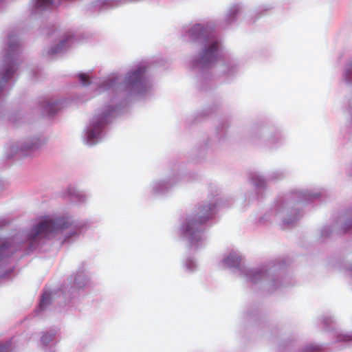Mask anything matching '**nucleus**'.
<instances>
[{
    "mask_svg": "<svg viewBox=\"0 0 352 352\" xmlns=\"http://www.w3.org/2000/svg\"><path fill=\"white\" fill-rule=\"evenodd\" d=\"M320 347L316 344H309L306 346L302 352H320Z\"/></svg>",
    "mask_w": 352,
    "mask_h": 352,
    "instance_id": "5701e85b",
    "label": "nucleus"
},
{
    "mask_svg": "<svg viewBox=\"0 0 352 352\" xmlns=\"http://www.w3.org/2000/svg\"><path fill=\"white\" fill-rule=\"evenodd\" d=\"M226 201L217 197L199 204L194 213L187 214L183 219L180 233L182 237L192 248L203 244L204 223L212 218L217 206H226Z\"/></svg>",
    "mask_w": 352,
    "mask_h": 352,
    "instance_id": "39448f33",
    "label": "nucleus"
},
{
    "mask_svg": "<svg viewBox=\"0 0 352 352\" xmlns=\"http://www.w3.org/2000/svg\"><path fill=\"white\" fill-rule=\"evenodd\" d=\"M262 9H263V10H269V9H270V8H269V7H265V8H262Z\"/></svg>",
    "mask_w": 352,
    "mask_h": 352,
    "instance_id": "c756f323",
    "label": "nucleus"
},
{
    "mask_svg": "<svg viewBox=\"0 0 352 352\" xmlns=\"http://www.w3.org/2000/svg\"><path fill=\"white\" fill-rule=\"evenodd\" d=\"M285 173L281 170H275L270 172L267 175L269 181H276L283 179L285 177Z\"/></svg>",
    "mask_w": 352,
    "mask_h": 352,
    "instance_id": "412c9836",
    "label": "nucleus"
},
{
    "mask_svg": "<svg viewBox=\"0 0 352 352\" xmlns=\"http://www.w3.org/2000/svg\"><path fill=\"white\" fill-rule=\"evenodd\" d=\"M175 184L173 179L156 180L151 183V192L154 195H163L168 192L171 187Z\"/></svg>",
    "mask_w": 352,
    "mask_h": 352,
    "instance_id": "9d476101",
    "label": "nucleus"
},
{
    "mask_svg": "<svg viewBox=\"0 0 352 352\" xmlns=\"http://www.w3.org/2000/svg\"><path fill=\"white\" fill-rule=\"evenodd\" d=\"M52 300V293L49 292H45L41 297L40 303H39V309L43 310L50 303Z\"/></svg>",
    "mask_w": 352,
    "mask_h": 352,
    "instance_id": "6ab92c4d",
    "label": "nucleus"
},
{
    "mask_svg": "<svg viewBox=\"0 0 352 352\" xmlns=\"http://www.w3.org/2000/svg\"><path fill=\"white\" fill-rule=\"evenodd\" d=\"M265 133H266V130H265V129H262V130L260 131V133H261V135H264V134H265Z\"/></svg>",
    "mask_w": 352,
    "mask_h": 352,
    "instance_id": "c85d7f7f",
    "label": "nucleus"
},
{
    "mask_svg": "<svg viewBox=\"0 0 352 352\" xmlns=\"http://www.w3.org/2000/svg\"><path fill=\"white\" fill-rule=\"evenodd\" d=\"M144 65L132 67L123 81L118 74H112L103 80L90 79L85 74L78 76L83 86L90 85V89L96 96L107 91L109 101L99 109L85 129L83 141L89 146L100 142L106 134V128L119 108L126 103L131 96H142L152 88V82L146 76Z\"/></svg>",
    "mask_w": 352,
    "mask_h": 352,
    "instance_id": "f257e3e1",
    "label": "nucleus"
},
{
    "mask_svg": "<svg viewBox=\"0 0 352 352\" xmlns=\"http://www.w3.org/2000/svg\"><path fill=\"white\" fill-rule=\"evenodd\" d=\"M83 226L81 222L69 216L43 219L13 239H0V262L18 250L33 251L57 235L60 236L63 242H70L77 238Z\"/></svg>",
    "mask_w": 352,
    "mask_h": 352,
    "instance_id": "f03ea898",
    "label": "nucleus"
},
{
    "mask_svg": "<svg viewBox=\"0 0 352 352\" xmlns=\"http://www.w3.org/2000/svg\"><path fill=\"white\" fill-rule=\"evenodd\" d=\"M342 80L348 85H352V60L346 65L344 69Z\"/></svg>",
    "mask_w": 352,
    "mask_h": 352,
    "instance_id": "dca6fc26",
    "label": "nucleus"
},
{
    "mask_svg": "<svg viewBox=\"0 0 352 352\" xmlns=\"http://www.w3.org/2000/svg\"><path fill=\"white\" fill-rule=\"evenodd\" d=\"M322 322L324 326L329 327L331 324L333 323V320L330 316H324L322 319Z\"/></svg>",
    "mask_w": 352,
    "mask_h": 352,
    "instance_id": "a878e982",
    "label": "nucleus"
},
{
    "mask_svg": "<svg viewBox=\"0 0 352 352\" xmlns=\"http://www.w3.org/2000/svg\"><path fill=\"white\" fill-rule=\"evenodd\" d=\"M346 272L349 276L352 277V264L347 267Z\"/></svg>",
    "mask_w": 352,
    "mask_h": 352,
    "instance_id": "bb28decb",
    "label": "nucleus"
},
{
    "mask_svg": "<svg viewBox=\"0 0 352 352\" xmlns=\"http://www.w3.org/2000/svg\"><path fill=\"white\" fill-rule=\"evenodd\" d=\"M333 228H331L330 226H324L321 230L322 236L327 237L333 230L341 233L352 228V216L349 214L340 216L333 225Z\"/></svg>",
    "mask_w": 352,
    "mask_h": 352,
    "instance_id": "0eeeda50",
    "label": "nucleus"
},
{
    "mask_svg": "<svg viewBox=\"0 0 352 352\" xmlns=\"http://www.w3.org/2000/svg\"><path fill=\"white\" fill-rule=\"evenodd\" d=\"M0 352H13L10 343H0Z\"/></svg>",
    "mask_w": 352,
    "mask_h": 352,
    "instance_id": "393cba45",
    "label": "nucleus"
},
{
    "mask_svg": "<svg viewBox=\"0 0 352 352\" xmlns=\"http://www.w3.org/2000/svg\"><path fill=\"white\" fill-rule=\"evenodd\" d=\"M320 193H311L308 190L298 191L292 196L277 201L267 214L269 220H281L283 225L292 226L300 217V212L294 208L296 202H304L317 198Z\"/></svg>",
    "mask_w": 352,
    "mask_h": 352,
    "instance_id": "423d86ee",
    "label": "nucleus"
},
{
    "mask_svg": "<svg viewBox=\"0 0 352 352\" xmlns=\"http://www.w3.org/2000/svg\"><path fill=\"white\" fill-rule=\"evenodd\" d=\"M338 341L342 342V341H350L352 340V334L351 333H339L338 335Z\"/></svg>",
    "mask_w": 352,
    "mask_h": 352,
    "instance_id": "b1692460",
    "label": "nucleus"
},
{
    "mask_svg": "<svg viewBox=\"0 0 352 352\" xmlns=\"http://www.w3.org/2000/svg\"><path fill=\"white\" fill-rule=\"evenodd\" d=\"M7 273L5 272H0V277L6 276Z\"/></svg>",
    "mask_w": 352,
    "mask_h": 352,
    "instance_id": "cd10ccee",
    "label": "nucleus"
},
{
    "mask_svg": "<svg viewBox=\"0 0 352 352\" xmlns=\"http://www.w3.org/2000/svg\"><path fill=\"white\" fill-rule=\"evenodd\" d=\"M222 265L232 269L247 283L258 285L270 292H275L286 285L281 276V267L275 263H269L257 267H246L242 264V256L237 252H230L224 256Z\"/></svg>",
    "mask_w": 352,
    "mask_h": 352,
    "instance_id": "7ed1b4c3",
    "label": "nucleus"
},
{
    "mask_svg": "<svg viewBox=\"0 0 352 352\" xmlns=\"http://www.w3.org/2000/svg\"><path fill=\"white\" fill-rule=\"evenodd\" d=\"M57 4V0H32L31 10L32 14L36 15L42 12L49 10Z\"/></svg>",
    "mask_w": 352,
    "mask_h": 352,
    "instance_id": "f8f14e48",
    "label": "nucleus"
},
{
    "mask_svg": "<svg viewBox=\"0 0 352 352\" xmlns=\"http://www.w3.org/2000/svg\"><path fill=\"white\" fill-rule=\"evenodd\" d=\"M74 36L72 33L69 32L65 34L57 44L52 46L49 49L48 54L50 56L62 54L74 43Z\"/></svg>",
    "mask_w": 352,
    "mask_h": 352,
    "instance_id": "1a4fd4ad",
    "label": "nucleus"
},
{
    "mask_svg": "<svg viewBox=\"0 0 352 352\" xmlns=\"http://www.w3.org/2000/svg\"><path fill=\"white\" fill-rule=\"evenodd\" d=\"M86 268L84 265L79 267L74 275V289H80L87 287L90 285L88 275L85 273Z\"/></svg>",
    "mask_w": 352,
    "mask_h": 352,
    "instance_id": "9b49d317",
    "label": "nucleus"
},
{
    "mask_svg": "<svg viewBox=\"0 0 352 352\" xmlns=\"http://www.w3.org/2000/svg\"><path fill=\"white\" fill-rule=\"evenodd\" d=\"M56 332L54 331H50L45 332L43 334L41 342L44 346H47L50 342H52L55 338Z\"/></svg>",
    "mask_w": 352,
    "mask_h": 352,
    "instance_id": "aec40b11",
    "label": "nucleus"
},
{
    "mask_svg": "<svg viewBox=\"0 0 352 352\" xmlns=\"http://www.w3.org/2000/svg\"><path fill=\"white\" fill-rule=\"evenodd\" d=\"M60 102L56 100H46L43 103V111L47 114L55 113L60 108Z\"/></svg>",
    "mask_w": 352,
    "mask_h": 352,
    "instance_id": "4468645a",
    "label": "nucleus"
},
{
    "mask_svg": "<svg viewBox=\"0 0 352 352\" xmlns=\"http://www.w3.org/2000/svg\"><path fill=\"white\" fill-rule=\"evenodd\" d=\"M243 8L240 4L232 6L228 11L227 21L228 23L232 22L236 16L241 12Z\"/></svg>",
    "mask_w": 352,
    "mask_h": 352,
    "instance_id": "2eb2a0df",
    "label": "nucleus"
},
{
    "mask_svg": "<svg viewBox=\"0 0 352 352\" xmlns=\"http://www.w3.org/2000/svg\"><path fill=\"white\" fill-rule=\"evenodd\" d=\"M185 272L192 273L197 270V265L195 261L192 258H186L183 264Z\"/></svg>",
    "mask_w": 352,
    "mask_h": 352,
    "instance_id": "a211bd4d",
    "label": "nucleus"
},
{
    "mask_svg": "<svg viewBox=\"0 0 352 352\" xmlns=\"http://www.w3.org/2000/svg\"><path fill=\"white\" fill-rule=\"evenodd\" d=\"M67 192L69 196L77 199L79 201L83 202L86 200L87 196L74 187H69Z\"/></svg>",
    "mask_w": 352,
    "mask_h": 352,
    "instance_id": "f3484780",
    "label": "nucleus"
},
{
    "mask_svg": "<svg viewBox=\"0 0 352 352\" xmlns=\"http://www.w3.org/2000/svg\"><path fill=\"white\" fill-rule=\"evenodd\" d=\"M249 179L258 189L265 188L268 180L267 177L265 178L260 173L256 171L250 173Z\"/></svg>",
    "mask_w": 352,
    "mask_h": 352,
    "instance_id": "ddd939ff",
    "label": "nucleus"
},
{
    "mask_svg": "<svg viewBox=\"0 0 352 352\" xmlns=\"http://www.w3.org/2000/svg\"><path fill=\"white\" fill-rule=\"evenodd\" d=\"M226 74L228 75H232L237 70V65L234 63H229L226 65Z\"/></svg>",
    "mask_w": 352,
    "mask_h": 352,
    "instance_id": "4be33fe9",
    "label": "nucleus"
},
{
    "mask_svg": "<svg viewBox=\"0 0 352 352\" xmlns=\"http://www.w3.org/2000/svg\"><path fill=\"white\" fill-rule=\"evenodd\" d=\"M182 36L185 41L201 45V52L190 60V65L192 69L204 71L217 62L220 55L221 44L208 25L195 24L185 30Z\"/></svg>",
    "mask_w": 352,
    "mask_h": 352,
    "instance_id": "20e7f679",
    "label": "nucleus"
},
{
    "mask_svg": "<svg viewBox=\"0 0 352 352\" xmlns=\"http://www.w3.org/2000/svg\"><path fill=\"white\" fill-rule=\"evenodd\" d=\"M41 146V142L37 138H31L19 144H13L10 146V151L8 152V157L10 158L14 153L19 151L25 152L37 149Z\"/></svg>",
    "mask_w": 352,
    "mask_h": 352,
    "instance_id": "6e6552de",
    "label": "nucleus"
}]
</instances>
